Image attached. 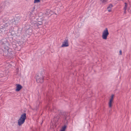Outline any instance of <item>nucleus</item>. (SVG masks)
Here are the masks:
<instances>
[{
    "mask_svg": "<svg viewBox=\"0 0 131 131\" xmlns=\"http://www.w3.org/2000/svg\"><path fill=\"white\" fill-rule=\"evenodd\" d=\"M113 5L111 4H110L109 5L107 8L108 11L109 12H110L111 11V8L113 7Z\"/></svg>",
    "mask_w": 131,
    "mask_h": 131,
    "instance_id": "8",
    "label": "nucleus"
},
{
    "mask_svg": "<svg viewBox=\"0 0 131 131\" xmlns=\"http://www.w3.org/2000/svg\"><path fill=\"white\" fill-rule=\"evenodd\" d=\"M101 0V1H102L103 3H104L105 2L104 1L105 0Z\"/></svg>",
    "mask_w": 131,
    "mask_h": 131,
    "instance_id": "14",
    "label": "nucleus"
},
{
    "mask_svg": "<svg viewBox=\"0 0 131 131\" xmlns=\"http://www.w3.org/2000/svg\"><path fill=\"white\" fill-rule=\"evenodd\" d=\"M125 6L124 7V10H126V8L127 6V4L126 3H125Z\"/></svg>",
    "mask_w": 131,
    "mask_h": 131,
    "instance_id": "10",
    "label": "nucleus"
},
{
    "mask_svg": "<svg viewBox=\"0 0 131 131\" xmlns=\"http://www.w3.org/2000/svg\"><path fill=\"white\" fill-rule=\"evenodd\" d=\"M109 34V33L108 29L106 28L102 31V38L104 40H106Z\"/></svg>",
    "mask_w": 131,
    "mask_h": 131,
    "instance_id": "2",
    "label": "nucleus"
},
{
    "mask_svg": "<svg viewBox=\"0 0 131 131\" xmlns=\"http://www.w3.org/2000/svg\"><path fill=\"white\" fill-rule=\"evenodd\" d=\"M16 91H20L22 88V86L20 84H18L16 85Z\"/></svg>",
    "mask_w": 131,
    "mask_h": 131,
    "instance_id": "7",
    "label": "nucleus"
},
{
    "mask_svg": "<svg viewBox=\"0 0 131 131\" xmlns=\"http://www.w3.org/2000/svg\"><path fill=\"white\" fill-rule=\"evenodd\" d=\"M40 23L39 24H40V25L42 24V23L41 22H40Z\"/></svg>",
    "mask_w": 131,
    "mask_h": 131,
    "instance_id": "16",
    "label": "nucleus"
},
{
    "mask_svg": "<svg viewBox=\"0 0 131 131\" xmlns=\"http://www.w3.org/2000/svg\"><path fill=\"white\" fill-rule=\"evenodd\" d=\"M26 118V114L24 113L21 116L18 121V125L21 126L25 122Z\"/></svg>",
    "mask_w": 131,
    "mask_h": 131,
    "instance_id": "1",
    "label": "nucleus"
},
{
    "mask_svg": "<svg viewBox=\"0 0 131 131\" xmlns=\"http://www.w3.org/2000/svg\"><path fill=\"white\" fill-rule=\"evenodd\" d=\"M3 45L5 49L8 50V47L9 46V45L8 42L6 41L3 43Z\"/></svg>",
    "mask_w": 131,
    "mask_h": 131,
    "instance_id": "6",
    "label": "nucleus"
},
{
    "mask_svg": "<svg viewBox=\"0 0 131 131\" xmlns=\"http://www.w3.org/2000/svg\"><path fill=\"white\" fill-rule=\"evenodd\" d=\"M40 2V0H34V3H38Z\"/></svg>",
    "mask_w": 131,
    "mask_h": 131,
    "instance_id": "11",
    "label": "nucleus"
},
{
    "mask_svg": "<svg viewBox=\"0 0 131 131\" xmlns=\"http://www.w3.org/2000/svg\"><path fill=\"white\" fill-rule=\"evenodd\" d=\"M114 95H112L111 96L110 99L108 102V106L110 108H111L112 106L113 103Z\"/></svg>",
    "mask_w": 131,
    "mask_h": 131,
    "instance_id": "4",
    "label": "nucleus"
},
{
    "mask_svg": "<svg viewBox=\"0 0 131 131\" xmlns=\"http://www.w3.org/2000/svg\"><path fill=\"white\" fill-rule=\"evenodd\" d=\"M124 13H125V14H126V10H124Z\"/></svg>",
    "mask_w": 131,
    "mask_h": 131,
    "instance_id": "15",
    "label": "nucleus"
},
{
    "mask_svg": "<svg viewBox=\"0 0 131 131\" xmlns=\"http://www.w3.org/2000/svg\"><path fill=\"white\" fill-rule=\"evenodd\" d=\"M43 77L41 74H39L36 77V81L38 83H42L43 81Z\"/></svg>",
    "mask_w": 131,
    "mask_h": 131,
    "instance_id": "3",
    "label": "nucleus"
},
{
    "mask_svg": "<svg viewBox=\"0 0 131 131\" xmlns=\"http://www.w3.org/2000/svg\"><path fill=\"white\" fill-rule=\"evenodd\" d=\"M69 46L68 40V39L65 40L62 43L61 46L62 47H67Z\"/></svg>",
    "mask_w": 131,
    "mask_h": 131,
    "instance_id": "5",
    "label": "nucleus"
},
{
    "mask_svg": "<svg viewBox=\"0 0 131 131\" xmlns=\"http://www.w3.org/2000/svg\"><path fill=\"white\" fill-rule=\"evenodd\" d=\"M128 11L129 12H131V8H129L128 9Z\"/></svg>",
    "mask_w": 131,
    "mask_h": 131,
    "instance_id": "13",
    "label": "nucleus"
},
{
    "mask_svg": "<svg viewBox=\"0 0 131 131\" xmlns=\"http://www.w3.org/2000/svg\"><path fill=\"white\" fill-rule=\"evenodd\" d=\"M66 128V126H64L62 127L60 131H65Z\"/></svg>",
    "mask_w": 131,
    "mask_h": 131,
    "instance_id": "9",
    "label": "nucleus"
},
{
    "mask_svg": "<svg viewBox=\"0 0 131 131\" xmlns=\"http://www.w3.org/2000/svg\"><path fill=\"white\" fill-rule=\"evenodd\" d=\"M119 54L121 55L122 54V51L121 50H120L119 51Z\"/></svg>",
    "mask_w": 131,
    "mask_h": 131,
    "instance_id": "12",
    "label": "nucleus"
}]
</instances>
